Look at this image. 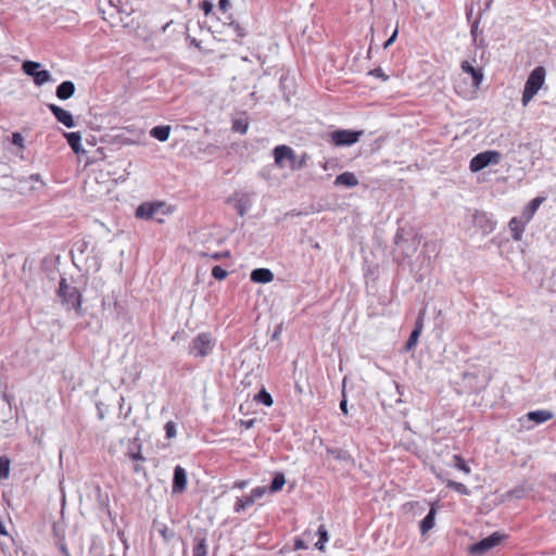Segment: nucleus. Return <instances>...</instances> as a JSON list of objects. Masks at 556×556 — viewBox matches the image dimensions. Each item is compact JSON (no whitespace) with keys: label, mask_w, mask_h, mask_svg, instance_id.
<instances>
[{"label":"nucleus","mask_w":556,"mask_h":556,"mask_svg":"<svg viewBox=\"0 0 556 556\" xmlns=\"http://www.w3.org/2000/svg\"><path fill=\"white\" fill-rule=\"evenodd\" d=\"M123 0H99V10L102 14L104 21L111 23L112 26L116 24L113 22L114 20V11L116 8H122Z\"/></svg>","instance_id":"0eeeda50"},{"label":"nucleus","mask_w":556,"mask_h":556,"mask_svg":"<svg viewBox=\"0 0 556 556\" xmlns=\"http://www.w3.org/2000/svg\"><path fill=\"white\" fill-rule=\"evenodd\" d=\"M10 465L11 460L7 455L0 456V480L9 478Z\"/></svg>","instance_id":"7c9ffc66"},{"label":"nucleus","mask_w":556,"mask_h":556,"mask_svg":"<svg viewBox=\"0 0 556 556\" xmlns=\"http://www.w3.org/2000/svg\"><path fill=\"white\" fill-rule=\"evenodd\" d=\"M58 294L66 309L80 308V294L77 288L70 285L65 278L60 279Z\"/></svg>","instance_id":"f03ea898"},{"label":"nucleus","mask_w":556,"mask_h":556,"mask_svg":"<svg viewBox=\"0 0 556 556\" xmlns=\"http://www.w3.org/2000/svg\"><path fill=\"white\" fill-rule=\"evenodd\" d=\"M22 67L26 75L35 79V61L27 60L23 63Z\"/></svg>","instance_id":"58836bf2"},{"label":"nucleus","mask_w":556,"mask_h":556,"mask_svg":"<svg viewBox=\"0 0 556 556\" xmlns=\"http://www.w3.org/2000/svg\"><path fill=\"white\" fill-rule=\"evenodd\" d=\"M114 12H116V13H117V14H119V15H121V14L130 15V14H131V12H132V10L127 11V10H126V8H125V5H124V3H122V8H116Z\"/></svg>","instance_id":"8fccbe9b"},{"label":"nucleus","mask_w":556,"mask_h":556,"mask_svg":"<svg viewBox=\"0 0 556 556\" xmlns=\"http://www.w3.org/2000/svg\"><path fill=\"white\" fill-rule=\"evenodd\" d=\"M544 200L545 199L542 197H536L530 201V203L525 208L521 215L526 219V222H530L532 219L533 215L535 214V212L538 211V208L540 207Z\"/></svg>","instance_id":"4be33fe9"},{"label":"nucleus","mask_w":556,"mask_h":556,"mask_svg":"<svg viewBox=\"0 0 556 556\" xmlns=\"http://www.w3.org/2000/svg\"><path fill=\"white\" fill-rule=\"evenodd\" d=\"M546 71L536 66L528 76L522 93V105L527 106L545 83Z\"/></svg>","instance_id":"f257e3e1"},{"label":"nucleus","mask_w":556,"mask_h":556,"mask_svg":"<svg viewBox=\"0 0 556 556\" xmlns=\"http://www.w3.org/2000/svg\"><path fill=\"white\" fill-rule=\"evenodd\" d=\"M504 534L500 532H494L491 535L480 540L470 546L469 551L472 555L481 556L485 554L488 551L501 544L504 539Z\"/></svg>","instance_id":"39448f33"},{"label":"nucleus","mask_w":556,"mask_h":556,"mask_svg":"<svg viewBox=\"0 0 556 556\" xmlns=\"http://www.w3.org/2000/svg\"><path fill=\"white\" fill-rule=\"evenodd\" d=\"M24 138L20 132L12 134V143L18 147H23Z\"/></svg>","instance_id":"c03bdc74"},{"label":"nucleus","mask_w":556,"mask_h":556,"mask_svg":"<svg viewBox=\"0 0 556 556\" xmlns=\"http://www.w3.org/2000/svg\"><path fill=\"white\" fill-rule=\"evenodd\" d=\"M129 457L132 459V460H142L143 459V456L140 454V452H137V453H130L129 454Z\"/></svg>","instance_id":"603ef678"},{"label":"nucleus","mask_w":556,"mask_h":556,"mask_svg":"<svg viewBox=\"0 0 556 556\" xmlns=\"http://www.w3.org/2000/svg\"><path fill=\"white\" fill-rule=\"evenodd\" d=\"M473 222L477 226L481 227L484 232H490L494 228L493 222L483 212H476L473 214Z\"/></svg>","instance_id":"a211bd4d"},{"label":"nucleus","mask_w":556,"mask_h":556,"mask_svg":"<svg viewBox=\"0 0 556 556\" xmlns=\"http://www.w3.org/2000/svg\"><path fill=\"white\" fill-rule=\"evenodd\" d=\"M464 380L468 381L467 384L470 389L479 391L488 384L489 377L485 372H483L481 377L476 372H465Z\"/></svg>","instance_id":"9d476101"},{"label":"nucleus","mask_w":556,"mask_h":556,"mask_svg":"<svg viewBox=\"0 0 556 556\" xmlns=\"http://www.w3.org/2000/svg\"><path fill=\"white\" fill-rule=\"evenodd\" d=\"M40 63L37 62V86L43 85L51 80V75L46 70H39Z\"/></svg>","instance_id":"f704fd0d"},{"label":"nucleus","mask_w":556,"mask_h":556,"mask_svg":"<svg viewBox=\"0 0 556 556\" xmlns=\"http://www.w3.org/2000/svg\"><path fill=\"white\" fill-rule=\"evenodd\" d=\"M274 159H275V164L279 167H282L285 160H288L291 162H293L295 160V153L290 147L281 144V146H277L274 149Z\"/></svg>","instance_id":"6e6552de"},{"label":"nucleus","mask_w":556,"mask_h":556,"mask_svg":"<svg viewBox=\"0 0 556 556\" xmlns=\"http://www.w3.org/2000/svg\"><path fill=\"white\" fill-rule=\"evenodd\" d=\"M397 34H399V31H397V28H396L393 31V34L391 35V37L384 42V45H383L384 49H388L395 41V39L397 37Z\"/></svg>","instance_id":"49530a36"},{"label":"nucleus","mask_w":556,"mask_h":556,"mask_svg":"<svg viewBox=\"0 0 556 556\" xmlns=\"http://www.w3.org/2000/svg\"><path fill=\"white\" fill-rule=\"evenodd\" d=\"M193 556H207V543L205 538H194Z\"/></svg>","instance_id":"bb28decb"},{"label":"nucleus","mask_w":556,"mask_h":556,"mask_svg":"<svg viewBox=\"0 0 556 556\" xmlns=\"http://www.w3.org/2000/svg\"><path fill=\"white\" fill-rule=\"evenodd\" d=\"M238 212L241 216L244 215L245 210L241 204L238 205Z\"/></svg>","instance_id":"6e6d98bb"},{"label":"nucleus","mask_w":556,"mask_h":556,"mask_svg":"<svg viewBox=\"0 0 556 556\" xmlns=\"http://www.w3.org/2000/svg\"><path fill=\"white\" fill-rule=\"evenodd\" d=\"M212 257L217 260L219 257V254L215 253V254L212 255Z\"/></svg>","instance_id":"e2e57ef3"},{"label":"nucleus","mask_w":556,"mask_h":556,"mask_svg":"<svg viewBox=\"0 0 556 556\" xmlns=\"http://www.w3.org/2000/svg\"><path fill=\"white\" fill-rule=\"evenodd\" d=\"M453 466L466 475L470 473V467L466 464L465 459L460 455L453 456Z\"/></svg>","instance_id":"72a5a7b5"},{"label":"nucleus","mask_w":556,"mask_h":556,"mask_svg":"<svg viewBox=\"0 0 556 556\" xmlns=\"http://www.w3.org/2000/svg\"><path fill=\"white\" fill-rule=\"evenodd\" d=\"M254 400L261 404H264L265 406H271L273 405V397L271 395L265 390H261L254 397Z\"/></svg>","instance_id":"473e14b6"},{"label":"nucleus","mask_w":556,"mask_h":556,"mask_svg":"<svg viewBox=\"0 0 556 556\" xmlns=\"http://www.w3.org/2000/svg\"><path fill=\"white\" fill-rule=\"evenodd\" d=\"M285 483H286L285 475L281 473V472L276 473V476L274 477V479L271 481V484H270L268 491H270L271 493L278 492V491H280L282 489Z\"/></svg>","instance_id":"2f4dec72"},{"label":"nucleus","mask_w":556,"mask_h":556,"mask_svg":"<svg viewBox=\"0 0 556 556\" xmlns=\"http://www.w3.org/2000/svg\"><path fill=\"white\" fill-rule=\"evenodd\" d=\"M247 485H248V481H245V480L237 481L235 483V488H238V489H244Z\"/></svg>","instance_id":"864d4df0"},{"label":"nucleus","mask_w":556,"mask_h":556,"mask_svg":"<svg viewBox=\"0 0 556 556\" xmlns=\"http://www.w3.org/2000/svg\"><path fill=\"white\" fill-rule=\"evenodd\" d=\"M307 547H308V544L304 539L296 538L294 540V549L295 551L305 549Z\"/></svg>","instance_id":"37998d69"},{"label":"nucleus","mask_w":556,"mask_h":556,"mask_svg":"<svg viewBox=\"0 0 556 556\" xmlns=\"http://www.w3.org/2000/svg\"><path fill=\"white\" fill-rule=\"evenodd\" d=\"M154 528L163 539L164 543L170 544L176 539L175 531L169 529L165 523L154 522Z\"/></svg>","instance_id":"6ab92c4d"},{"label":"nucleus","mask_w":556,"mask_h":556,"mask_svg":"<svg viewBox=\"0 0 556 556\" xmlns=\"http://www.w3.org/2000/svg\"><path fill=\"white\" fill-rule=\"evenodd\" d=\"M274 274L267 268H256L251 273V280L258 283H268L273 281Z\"/></svg>","instance_id":"dca6fc26"},{"label":"nucleus","mask_w":556,"mask_h":556,"mask_svg":"<svg viewBox=\"0 0 556 556\" xmlns=\"http://www.w3.org/2000/svg\"><path fill=\"white\" fill-rule=\"evenodd\" d=\"M75 92V85L70 81H63L56 88V97L60 100H67L70 99Z\"/></svg>","instance_id":"aec40b11"},{"label":"nucleus","mask_w":556,"mask_h":556,"mask_svg":"<svg viewBox=\"0 0 556 556\" xmlns=\"http://www.w3.org/2000/svg\"><path fill=\"white\" fill-rule=\"evenodd\" d=\"M317 534L319 536V540L315 543V547L318 551H324L325 549V543H327L328 540H329L328 531L325 528V526H319V528L317 530Z\"/></svg>","instance_id":"c756f323"},{"label":"nucleus","mask_w":556,"mask_h":556,"mask_svg":"<svg viewBox=\"0 0 556 556\" xmlns=\"http://www.w3.org/2000/svg\"><path fill=\"white\" fill-rule=\"evenodd\" d=\"M369 74L375 77L381 78L383 81L388 79V76L383 73V71L380 67L370 71Z\"/></svg>","instance_id":"a18cd8bd"},{"label":"nucleus","mask_w":556,"mask_h":556,"mask_svg":"<svg viewBox=\"0 0 556 556\" xmlns=\"http://www.w3.org/2000/svg\"><path fill=\"white\" fill-rule=\"evenodd\" d=\"M342 395H343V399H342V401L340 402V409L342 410V413H343L344 415H348V413H349V412H348V401H346V399H345V393L343 392V394H342Z\"/></svg>","instance_id":"de8ad7c7"},{"label":"nucleus","mask_w":556,"mask_h":556,"mask_svg":"<svg viewBox=\"0 0 556 556\" xmlns=\"http://www.w3.org/2000/svg\"><path fill=\"white\" fill-rule=\"evenodd\" d=\"M202 9H203L204 13L207 15V14H208V13H211V11L213 10V5H212V3H211V2H208V1H204V2L202 3Z\"/></svg>","instance_id":"09e8293b"},{"label":"nucleus","mask_w":556,"mask_h":556,"mask_svg":"<svg viewBox=\"0 0 556 556\" xmlns=\"http://www.w3.org/2000/svg\"><path fill=\"white\" fill-rule=\"evenodd\" d=\"M50 111L53 113L56 121L67 128H73L75 126L74 118L71 112L55 105L49 104Z\"/></svg>","instance_id":"1a4fd4ad"},{"label":"nucleus","mask_w":556,"mask_h":556,"mask_svg":"<svg viewBox=\"0 0 556 556\" xmlns=\"http://www.w3.org/2000/svg\"><path fill=\"white\" fill-rule=\"evenodd\" d=\"M304 536L308 538L309 541L312 540V538H309L311 536V532H308V531L304 533Z\"/></svg>","instance_id":"680f3d73"},{"label":"nucleus","mask_w":556,"mask_h":556,"mask_svg":"<svg viewBox=\"0 0 556 556\" xmlns=\"http://www.w3.org/2000/svg\"><path fill=\"white\" fill-rule=\"evenodd\" d=\"M228 273L220 266H214L212 269V276L217 280H223L227 277Z\"/></svg>","instance_id":"ea45409f"},{"label":"nucleus","mask_w":556,"mask_h":556,"mask_svg":"<svg viewBox=\"0 0 556 556\" xmlns=\"http://www.w3.org/2000/svg\"><path fill=\"white\" fill-rule=\"evenodd\" d=\"M502 160V154L495 150H488L475 155L469 163V169L477 173L489 165H497Z\"/></svg>","instance_id":"7ed1b4c3"},{"label":"nucleus","mask_w":556,"mask_h":556,"mask_svg":"<svg viewBox=\"0 0 556 556\" xmlns=\"http://www.w3.org/2000/svg\"><path fill=\"white\" fill-rule=\"evenodd\" d=\"M214 345L215 341L211 333L202 332L193 339L189 353L194 357H205L213 351Z\"/></svg>","instance_id":"20e7f679"},{"label":"nucleus","mask_w":556,"mask_h":556,"mask_svg":"<svg viewBox=\"0 0 556 556\" xmlns=\"http://www.w3.org/2000/svg\"><path fill=\"white\" fill-rule=\"evenodd\" d=\"M268 489L266 486H257L251 491L250 497L253 498V503L261 500L266 493Z\"/></svg>","instance_id":"e433bc0d"},{"label":"nucleus","mask_w":556,"mask_h":556,"mask_svg":"<svg viewBox=\"0 0 556 556\" xmlns=\"http://www.w3.org/2000/svg\"><path fill=\"white\" fill-rule=\"evenodd\" d=\"M170 23H172V22L166 23V24L163 26V28H162L163 33H165V31H166V29L168 28V26L170 25Z\"/></svg>","instance_id":"13d9d810"},{"label":"nucleus","mask_w":556,"mask_h":556,"mask_svg":"<svg viewBox=\"0 0 556 556\" xmlns=\"http://www.w3.org/2000/svg\"><path fill=\"white\" fill-rule=\"evenodd\" d=\"M218 7L222 11H227L229 7V0H219Z\"/></svg>","instance_id":"3c124183"},{"label":"nucleus","mask_w":556,"mask_h":556,"mask_svg":"<svg viewBox=\"0 0 556 556\" xmlns=\"http://www.w3.org/2000/svg\"><path fill=\"white\" fill-rule=\"evenodd\" d=\"M187 486V472L181 466H176L173 478V493H181Z\"/></svg>","instance_id":"9b49d317"},{"label":"nucleus","mask_w":556,"mask_h":556,"mask_svg":"<svg viewBox=\"0 0 556 556\" xmlns=\"http://www.w3.org/2000/svg\"><path fill=\"white\" fill-rule=\"evenodd\" d=\"M529 222L521 217H513L509 222V230L511 232L513 239L515 241H519L522 238V233L525 231L526 225Z\"/></svg>","instance_id":"ddd939ff"},{"label":"nucleus","mask_w":556,"mask_h":556,"mask_svg":"<svg viewBox=\"0 0 556 556\" xmlns=\"http://www.w3.org/2000/svg\"><path fill=\"white\" fill-rule=\"evenodd\" d=\"M252 425H253V420L247 421V424H245L247 428L252 427Z\"/></svg>","instance_id":"bf43d9fd"},{"label":"nucleus","mask_w":556,"mask_h":556,"mask_svg":"<svg viewBox=\"0 0 556 556\" xmlns=\"http://www.w3.org/2000/svg\"><path fill=\"white\" fill-rule=\"evenodd\" d=\"M191 45H193L195 48H200V42L197 39H191Z\"/></svg>","instance_id":"4d7b16f0"},{"label":"nucleus","mask_w":556,"mask_h":556,"mask_svg":"<svg viewBox=\"0 0 556 556\" xmlns=\"http://www.w3.org/2000/svg\"><path fill=\"white\" fill-rule=\"evenodd\" d=\"M460 67L463 70L464 73H467L471 76L472 78V85L476 87V88H479L482 80H483V73L481 70L479 68H476L470 62L468 61H463L462 64H460Z\"/></svg>","instance_id":"f8f14e48"},{"label":"nucleus","mask_w":556,"mask_h":556,"mask_svg":"<svg viewBox=\"0 0 556 556\" xmlns=\"http://www.w3.org/2000/svg\"><path fill=\"white\" fill-rule=\"evenodd\" d=\"M170 134V126L169 125H160L155 126L150 130V136L154 139H157L159 141H166Z\"/></svg>","instance_id":"5701e85b"},{"label":"nucleus","mask_w":556,"mask_h":556,"mask_svg":"<svg viewBox=\"0 0 556 556\" xmlns=\"http://www.w3.org/2000/svg\"><path fill=\"white\" fill-rule=\"evenodd\" d=\"M253 504H254L253 498H251L250 495L243 496V497H238L237 502L233 506V510H235V513H241Z\"/></svg>","instance_id":"c85d7f7f"},{"label":"nucleus","mask_w":556,"mask_h":556,"mask_svg":"<svg viewBox=\"0 0 556 556\" xmlns=\"http://www.w3.org/2000/svg\"><path fill=\"white\" fill-rule=\"evenodd\" d=\"M232 131L244 135L249 129V119L248 117L242 114L240 116H237L232 119Z\"/></svg>","instance_id":"b1692460"},{"label":"nucleus","mask_w":556,"mask_h":556,"mask_svg":"<svg viewBox=\"0 0 556 556\" xmlns=\"http://www.w3.org/2000/svg\"><path fill=\"white\" fill-rule=\"evenodd\" d=\"M165 433L167 439L176 437V426L173 421H168L165 425Z\"/></svg>","instance_id":"79ce46f5"},{"label":"nucleus","mask_w":556,"mask_h":556,"mask_svg":"<svg viewBox=\"0 0 556 556\" xmlns=\"http://www.w3.org/2000/svg\"><path fill=\"white\" fill-rule=\"evenodd\" d=\"M64 137L66 138L67 143L70 144V147L72 148V150H73L76 154H79V153H84V152H85V150H84V148H83V144H81V136H80V132H78V131L64 132Z\"/></svg>","instance_id":"2eb2a0df"},{"label":"nucleus","mask_w":556,"mask_h":556,"mask_svg":"<svg viewBox=\"0 0 556 556\" xmlns=\"http://www.w3.org/2000/svg\"><path fill=\"white\" fill-rule=\"evenodd\" d=\"M229 27H230V28L233 30V33H235L238 37H240V38H242V37H244V36L247 35V31H245L244 27H242V26H241L239 23H237V22H231V23L229 24Z\"/></svg>","instance_id":"a19ab883"},{"label":"nucleus","mask_w":556,"mask_h":556,"mask_svg":"<svg viewBox=\"0 0 556 556\" xmlns=\"http://www.w3.org/2000/svg\"><path fill=\"white\" fill-rule=\"evenodd\" d=\"M527 418L540 425L553 418V413L546 409L533 410L527 414Z\"/></svg>","instance_id":"412c9836"},{"label":"nucleus","mask_w":556,"mask_h":556,"mask_svg":"<svg viewBox=\"0 0 556 556\" xmlns=\"http://www.w3.org/2000/svg\"><path fill=\"white\" fill-rule=\"evenodd\" d=\"M52 531H53L54 536L58 539V543L60 544L61 551L64 553L65 556H68V551H67L66 546L62 543V541L64 540V535H65V528H64L63 521H61V520L54 521L52 523Z\"/></svg>","instance_id":"f3484780"},{"label":"nucleus","mask_w":556,"mask_h":556,"mask_svg":"<svg viewBox=\"0 0 556 556\" xmlns=\"http://www.w3.org/2000/svg\"><path fill=\"white\" fill-rule=\"evenodd\" d=\"M446 483H447L448 488L455 490L456 492H458L460 494H464V495H469L470 494L469 489L464 483L456 482V481H453V480H447Z\"/></svg>","instance_id":"c9c22d12"},{"label":"nucleus","mask_w":556,"mask_h":556,"mask_svg":"<svg viewBox=\"0 0 556 556\" xmlns=\"http://www.w3.org/2000/svg\"><path fill=\"white\" fill-rule=\"evenodd\" d=\"M437 509L432 506L427 514V516L420 521V532L421 534H426L434 527V518H435Z\"/></svg>","instance_id":"393cba45"},{"label":"nucleus","mask_w":556,"mask_h":556,"mask_svg":"<svg viewBox=\"0 0 556 556\" xmlns=\"http://www.w3.org/2000/svg\"><path fill=\"white\" fill-rule=\"evenodd\" d=\"M363 131L340 129L330 134L331 143L337 147L352 146L356 143L362 137Z\"/></svg>","instance_id":"423d86ee"},{"label":"nucleus","mask_w":556,"mask_h":556,"mask_svg":"<svg viewBox=\"0 0 556 556\" xmlns=\"http://www.w3.org/2000/svg\"><path fill=\"white\" fill-rule=\"evenodd\" d=\"M421 332V320H419L415 327V329L412 331L407 342H406V350H412L418 341V338Z\"/></svg>","instance_id":"cd10ccee"},{"label":"nucleus","mask_w":556,"mask_h":556,"mask_svg":"<svg viewBox=\"0 0 556 556\" xmlns=\"http://www.w3.org/2000/svg\"><path fill=\"white\" fill-rule=\"evenodd\" d=\"M159 205L153 204H141L136 210V216L139 218H152L155 212L159 210Z\"/></svg>","instance_id":"a878e982"},{"label":"nucleus","mask_w":556,"mask_h":556,"mask_svg":"<svg viewBox=\"0 0 556 556\" xmlns=\"http://www.w3.org/2000/svg\"><path fill=\"white\" fill-rule=\"evenodd\" d=\"M334 185L344 186L346 188H353L358 185V179L356 178L354 173L344 172L336 177Z\"/></svg>","instance_id":"4468645a"},{"label":"nucleus","mask_w":556,"mask_h":556,"mask_svg":"<svg viewBox=\"0 0 556 556\" xmlns=\"http://www.w3.org/2000/svg\"><path fill=\"white\" fill-rule=\"evenodd\" d=\"M140 469H141V468H140V466H138V465L134 467V470H135L136 472H139V471H140Z\"/></svg>","instance_id":"052dcab7"},{"label":"nucleus","mask_w":556,"mask_h":556,"mask_svg":"<svg viewBox=\"0 0 556 556\" xmlns=\"http://www.w3.org/2000/svg\"><path fill=\"white\" fill-rule=\"evenodd\" d=\"M336 459L338 460H351V455L344 450H328Z\"/></svg>","instance_id":"4c0bfd02"},{"label":"nucleus","mask_w":556,"mask_h":556,"mask_svg":"<svg viewBox=\"0 0 556 556\" xmlns=\"http://www.w3.org/2000/svg\"><path fill=\"white\" fill-rule=\"evenodd\" d=\"M8 535L7 531H5V528L2 523V521L0 520V535Z\"/></svg>","instance_id":"5fc2aeb1"}]
</instances>
